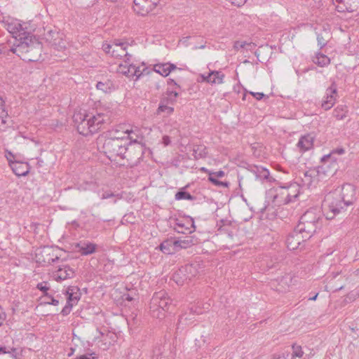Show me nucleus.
<instances>
[{"label":"nucleus","instance_id":"1","mask_svg":"<svg viewBox=\"0 0 359 359\" xmlns=\"http://www.w3.org/2000/svg\"><path fill=\"white\" fill-rule=\"evenodd\" d=\"M355 200V189L351 184H344L340 191L329 193L323 204L327 219H333L345 207L353 204Z\"/></svg>","mask_w":359,"mask_h":359},{"label":"nucleus","instance_id":"2","mask_svg":"<svg viewBox=\"0 0 359 359\" xmlns=\"http://www.w3.org/2000/svg\"><path fill=\"white\" fill-rule=\"evenodd\" d=\"M16 46H13L10 51L16 54L22 60L35 62L39 60L41 47L39 43L33 41L29 33H22Z\"/></svg>","mask_w":359,"mask_h":359},{"label":"nucleus","instance_id":"3","mask_svg":"<svg viewBox=\"0 0 359 359\" xmlns=\"http://www.w3.org/2000/svg\"><path fill=\"white\" fill-rule=\"evenodd\" d=\"M108 116L103 113H97L96 115L89 116L83 113L75 114L73 116L74 121L76 124L77 131L83 136L97 133L103 123L109 121L105 117Z\"/></svg>","mask_w":359,"mask_h":359},{"label":"nucleus","instance_id":"4","mask_svg":"<svg viewBox=\"0 0 359 359\" xmlns=\"http://www.w3.org/2000/svg\"><path fill=\"white\" fill-rule=\"evenodd\" d=\"M128 46L132 47V45L115 39L112 43H104L102 49L105 53L111 54L114 48H120L122 53L126 51L125 60L118 65L116 71L118 74L125 75L128 78H133L135 76V65L133 61V55L128 53Z\"/></svg>","mask_w":359,"mask_h":359},{"label":"nucleus","instance_id":"5","mask_svg":"<svg viewBox=\"0 0 359 359\" xmlns=\"http://www.w3.org/2000/svg\"><path fill=\"white\" fill-rule=\"evenodd\" d=\"M133 142L135 141L128 140V137L124 138L119 136H111L104 140L102 145L103 152L111 160L115 159L116 156L126 158L128 146H131Z\"/></svg>","mask_w":359,"mask_h":359},{"label":"nucleus","instance_id":"6","mask_svg":"<svg viewBox=\"0 0 359 359\" xmlns=\"http://www.w3.org/2000/svg\"><path fill=\"white\" fill-rule=\"evenodd\" d=\"M344 153V148H337L321 158L322 164L318 167L316 171L319 180H323L324 177L332 176L335 173L338 169L337 158H335V155H342Z\"/></svg>","mask_w":359,"mask_h":359},{"label":"nucleus","instance_id":"7","mask_svg":"<svg viewBox=\"0 0 359 359\" xmlns=\"http://www.w3.org/2000/svg\"><path fill=\"white\" fill-rule=\"evenodd\" d=\"M170 299L167 297L165 291L156 292L151 298L150 303V309L152 316L156 318H161L164 316L163 311L167 309Z\"/></svg>","mask_w":359,"mask_h":359},{"label":"nucleus","instance_id":"8","mask_svg":"<svg viewBox=\"0 0 359 359\" xmlns=\"http://www.w3.org/2000/svg\"><path fill=\"white\" fill-rule=\"evenodd\" d=\"M198 264H186L180 267L174 274L173 280L177 285H183L187 280L195 277L198 273Z\"/></svg>","mask_w":359,"mask_h":359},{"label":"nucleus","instance_id":"9","mask_svg":"<svg viewBox=\"0 0 359 359\" xmlns=\"http://www.w3.org/2000/svg\"><path fill=\"white\" fill-rule=\"evenodd\" d=\"M308 240L297 229H294L293 231L289 233L286 239L287 248L290 250H294L300 247H303L302 243Z\"/></svg>","mask_w":359,"mask_h":359},{"label":"nucleus","instance_id":"10","mask_svg":"<svg viewBox=\"0 0 359 359\" xmlns=\"http://www.w3.org/2000/svg\"><path fill=\"white\" fill-rule=\"evenodd\" d=\"M337 89L334 83L327 88L325 95L322 101L321 107L325 110L330 109L337 100Z\"/></svg>","mask_w":359,"mask_h":359},{"label":"nucleus","instance_id":"11","mask_svg":"<svg viewBox=\"0 0 359 359\" xmlns=\"http://www.w3.org/2000/svg\"><path fill=\"white\" fill-rule=\"evenodd\" d=\"M321 224L299 221V223L295 229L300 231L306 238H310L313 233L316 232V229L320 227Z\"/></svg>","mask_w":359,"mask_h":359},{"label":"nucleus","instance_id":"12","mask_svg":"<svg viewBox=\"0 0 359 359\" xmlns=\"http://www.w3.org/2000/svg\"><path fill=\"white\" fill-rule=\"evenodd\" d=\"M74 274L75 271L72 268L67 264H62L54 272L53 277L55 280L61 281L73 278Z\"/></svg>","mask_w":359,"mask_h":359},{"label":"nucleus","instance_id":"13","mask_svg":"<svg viewBox=\"0 0 359 359\" xmlns=\"http://www.w3.org/2000/svg\"><path fill=\"white\" fill-rule=\"evenodd\" d=\"M5 28L13 34V37L18 40L20 35L22 33H28L25 30L22 24L17 20H11V21H6L4 22Z\"/></svg>","mask_w":359,"mask_h":359},{"label":"nucleus","instance_id":"14","mask_svg":"<svg viewBox=\"0 0 359 359\" xmlns=\"http://www.w3.org/2000/svg\"><path fill=\"white\" fill-rule=\"evenodd\" d=\"M274 282L277 283L276 290L285 292L293 285V276L291 273H285L284 276L276 279Z\"/></svg>","mask_w":359,"mask_h":359},{"label":"nucleus","instance_id":"15","mask_svg":"<svg viewBox=\"0 0 359 359\" xmlns=\"http://www.w3.org/2000/svg\"><path fill=\"white\" fill-rule=\"evenodd\" d=\"M97 248V245L88 241H80L75 245V249L81 255H90L93 254Z\"/></svg>","mask_w":359,"mask_h":359},{"label":"nucleus","instance_id":"16","mask_svg":"<svg viewBox=\"0 0 359 359\" xmlns=\"http://www.w3.org/2000/svg\"><path fill=\"white\" fill-rule=\"evenodd\" d=\"M273 201L278 205H284L291 203V198L288 196L286 184L280 186L276 189V194L273 197Z\"/></svg>","mask_w":359,"mask_h":359},{"label":"nucleus","instance_id":"17","mask_svg":"<svg viewBox=\"0 0 359 359\" xmlns=\"http://www.w3.org/2000/svg\"><path fill=\"white\" fill-rule=\"evenodd\" d=\"M10 167L15 175L18 177L27 175L30 170L28 163H22L18 161L11 163Z\"/></svg>","mask_w":359,"mask_h":359},{"label":"nucleus","instance_id":"18","mask_svg":"<svg viewBox=\"0 0 359 359\" xmlns=\"http://www.w3.org/2000/svg\"><path fill=\"white\" fill-rule=\"evenodd\" d=\"M187 224L184 223L182 220L177 219L174 225V229L180 233L187 234L191 233L195 231L194 222L187 221Z\"/></svg>","mask_w":359,"mask_h":359},{"label":"nucleus","instance_id":"19","mask_svg":"<svg viewBox=\"0 0 359 359\" xmlns=\"http://www.w3.org/2000/svg\"><path fill=\"white\" fill-rule=\"evenodd\" d=\"M175 69H177L176 65L169 62L159 63L154 66V71L164 77L168 76Z\"/></svg>","mask_w":359,"mask_h":359},{"label":"nucleus","instance_id":"20","mask_svg":"<svg viewBox=\"0 0 359 359\" xmlns=\"http://www.w3.org/2000/svg\"><path fill=\"white\" fill-rule=\"evenodd\" d=\"M300 220L321 224L320 212L316 209L307 210L301 217Z\"/></svg>","mask_w":359,"mask_h":359},{"label":"nucleus","instance_id":"21","mask_svg":"<svg viewBox=\"0 0 359 359\" xmlns=\"http://www.w3.org/2000/svg\"><path fill=\"white\" fill-rule=\"evenodd\" d=\"M160 250L165 254L172 255L177 251L175 239L170 238L162 242L159 246Z\"/></svg>","mask_w":359,"mask_h":359},{"label":"nucleus","instance_id":"22","mask_svg":"<svg viewBox=\"0 0 359 359\" xmlns=\"http://www.w3.org/2000/svg\"><path fill=\"white\" fill-rule=\"evenodd\" d=\"M313 139L311 134L304 135L299 140L297 146L302 151H308L313 147Z\"/></svg>","mask_w":359,"mask_h":359},{"label":"nucleus","instance_id":"23","mask_svg":"<svg viewBox=\"0 0 359 359\" xmlns=\"http://www.w3.org/2000/svg\"><path fill=\"white\" fill-rule=\"evenodd\" d=\"M66 294L67 295V302L75 305L78 303L81 298V293L79 292V288L75 286L68 287Z\"/></svg>","mask_w":359,"mask_h":359},{"label":"nucleus","instance_id":"24","mask_svg":"<svg viewBox=\"0 0 359 359\" xmlns=\"http://www.w3.org/2000/svg\"><path fill=\"white\" fill-rule=\"evenodd\" d=\"M287 190L288 192L289 198H291V202L295 201L300 193V186L297 182L290 183L286 184Z\"/></svg>","mask_w":359,"mask_h":359},{"label":"nucleus","instance_id":"25","mask_svg":"<svg viewBox=\"0 0 359 359\" xmlns=\"http://www.w3.org/2000/svg\"><path fill=\"white\" fill-rule=\"evenodd\" d=\"M57 36L50 41V46L57 50H63L67 48V43L65 40L62 35L58 33L56 34Z\"/></svg>","mask_w":359,"mask_h":359},{"label":"nucleus","instance_id":"26","mask_svg":"<svg viewBox=\"0 0 359 359\" xmlns=\"http://www.w3.org/2000/svg\"><path fill=\"white\" fill-rule=\"evenodd\" d=\"M170 104L171 103L168 98L162 99L158 108V113H164L167 116L171 114L174 111V108L170 106Z\"/></svg>","mask_w":359,"mask_h":359},{"label":"nucleus","instance_id":"27","mask_svg":"<svg viewBox=\"0 0 359 359\" xmlns=\"http://www.w3.org/2000/svg\"><path fill=\"white\" fill-rule=\"evenodd\" d=\"M256 180H259L261 182H265L269 180V171L262 167H256L253 170Z\"/></svg>","mask_w":359,"mask_h":359},{"label":"nucleus","instance_id":"28","mask_svg":"<svg viewBox=\"0 0 359 359\" xmlns=\"http://www.w3.org/2000/svg\"><path fill=\"white\" fill-rule=\"evenodd\" d=\"M209 83L210 84H222L224 82V74L220 71L210 72Z\"/></svg>","mask_w":359,"mask_h":359},{"label":"nucleus","instance_id":"29","mask_svg":"<svg viewBox=\"0 0 359 359\" xmlns=\"http://www.w3.org/2000/svg\"><path fill=\"white\" fill-rule=\"evenodd\" d=\"M177 244V250L187 249L194 244V241L191 236H186L183 239L175 240Z\"/></svg>","mask_w":359,"mask_h":359},{"label":"nucleus","instance_id":"30","mask_svg":"<svg viewBox=\"0 0 359 359\" xmlns=\"http://www.w3.org/2000/svg\"><path fill=\"white\" fill-rule=\"evenodd\" d=\"M96 88L105 93H110L112 90H114V88L112 82L109 80H107L105 81L97 82L96 84Z\"/></svg>","mask_w":359,"mask_h":359},{"label":"nucleus","instance_id":"31","mask_svg":"<svg viewBox=\"0 0 359 359\" xmlns=\"http://www.w3.org/2000/svg\"><path fill=\"white\" fill-rule=\"evenodd\" d=\"M193 155L195 159L205 158L207 155V150L204 146H194L193 149Z\"/></svg>","mask_w":359,"mask_h":359},{"label":"nucleus","instance_id":"32","mask_svg":"<svg viewBox=\"0 0 359 359\" xmlns=\"http://www.w3.org/2000/svg\"><path fill=\"white\" fill-rule=\"evenodd\" d=\"M8 113L5 109L3 98L0 96V124L4 125L7 122Z\"/></svg>","mask_w":359,"mask_h":359},{"label":"nucleus","instance_id":"33","mask_svg":"<svg viewBox=\"0 0 359 359\" xmlns=\"http://www.w3.org/2000/svg\"><path fill=\"white\" fill-rule=\"evenodd\" d=\"M292 359H304V351L300 346L293 344L292 346Z\"/></svg>","mask_w":359,"mask_h":359},{"label":"nucleus","instance_id":"34","mask_svg":"<svg viewBox=\"0 0 359 359\" xmlns=\"http://www.w3.org/2000/svg\"><path fill=\"white\" fill-rule=\"evenodd\" d=\"M314 62L316 64L320 67H325L330 64V60L325 55L318 54L316 57V60Z\"/></svg>","mask_w":359,"mask_h":359},{"label":"nucleus","instance_id":"35","mask_svg":"<svg viewBox=\"0 0 359 359\" xmlns=\"http://www.w3.org/2000/svg\"><path fill=\"white\" fill-rule=\"evenodd\" d=\"M337 5L336 6V8L339 12H353L354 8L351 7V5L347 6L344 4V0H335Z\"/></svg>","mask_w":359,"mask_h":359},{"label":"nucleus","instance_id":"36","mask_svg":"<svg viewBox=\"0 0 359 359\" xmlns=\"http://www.w3.org/2000/svg\"><path fill=\"white\" fill-rule=\"evenodd\" d=\"M333 116L338 120H342L346 116V111L343 106L337 107L333 111Z\"/></svg>","mask_w":359,"mask_h":359},{"label":"nucleus","instance_id":"37","mask_svg":"<svg viewBox=\"0 0 359 359\" xmlns=\"http://www.w3.org/2000/svg\"><path fill=\"white\" fill-rule=\"evenodd\" d=\"M175 199L192 201L194 200V196L187 191H180L175 194Z\"/></svg>","mask_w":359,"mask_h":359},{"label":"nucleus","instance_id":"38","mask_svg":"<svg viewBox=\"0 0 359 359\" xmlns=\"http://www.w3.org/2000/svg\"><path fill=\"white\" fill-rule=\"evenodd\" d=\"M36 288L39 290L41 291L43 293L45 297L50 296V294L48 293V290L50 289L48 282L43 281V282L39 283L36 285Z\"/></svg>","mask_w":359,"mask_h":359},{"label":"nucleus","instance_id":"39","mask_svg":"<svg viewBox=\"0 0 359 359\" xmlns=\"http://www.w3.org/2000/svg\"><path fill=\"white\" fill-rule=\"evenodd\" d=\"M121 222L123 224H130L132 225L134 224H135V215H133V212L126 214L123 217Z\"/></svg>","mask_w":359,"mask_h":359},{"label":"nucleus","instance_id":"40","mask_svg":"<svg viewBox=\"0 0 359 359\" xmlns=\"http://www.w3.org/2000/svg\"><path fill=\"white\" fill-rule=\"evenodd\" d=\"M208 180L210 182H211L215 185L228 187L227 182H223L217 180V177L215 176H214L213 174H212V172H210V176L208 177Z\"/></svg>","mask_w":359,"mask_h":359},{"label":"nucleus","instance_id":"41","mask_svg":"<svg viewBox=\"0 0 359 359\" xmlns=\"http://www.w3.org/2000/svg\"><path fill=\"white\" fill-rule=\"evenodd\" d=\"M73 304L67 301L66 305L64 306L62 310L61 311V314L64 316H67L70 313L73 307Z\"/></svg>","mask_w":359,"mask_h":359},{"label":"nucleus","instance_id":"42","mask_svg":"<svg viewBox=\"0 0 359 359\" xmlns=\"http://www.w3.org/2000/svg\"><path fill=\"white\" fill-rule=\"evenodd\" d=\"M168 96L167 97L169 101H170L171 105L173 104V103L175 102L176 98L178 97V93L176 91H168Z\"/></svg>","mask_w":359,"mask_h":359},{"label":"nucleus","instance_id":"43","mask_svg":"<svg viewBox=\"0 0 359 359\" xmlns=\"http://www.w3.org/2000/svg\"><path fill=\"white\" fill-rule=\"evenodd\" d=\"M126 51L122 53L120 48H114L111 50V56L114 57H125Z\"/></svg>","mask_w":359,"mask_h":359},{"label":"nucleus","instance_id":"44","mask_svg":"<svg viewBox=\"0 0 359 359\" xmlns=\"http://www.w3.org/2000/svg\"><path fill=\"white\" fill-rule=\"evenodd\" d=\"M187 320H191V318H188L186 314L181 316L179 318L177 329L179 330L181 327V325H187Z\"/></svg>","mask_w":359,"mask_h":359},{"label":"nucleus","instance_id":"45","mask_svg":"<svg viewBox=\"0 0 359 359\" xmlns=\"http://www.w3.org/2000/svg\"><path fill=\"white\" fill-rule=\"evenodd\" d=\"M5 157L6 158L7 161H8L9 166H11V163H14V161H15V160L13 159L14 158L13 154L8 150L5 151Z\"/></svg>","mask_w":359,"mask_h":359},{"label":"nucleus","instance_id":"46","mask_svg":"<svg viewBox=\"0 0 359 359\" xmlns=\"http://www.w3.org/2000/svg\"><path fill=\"white\" fill-rule=\"evenodd\" d=\"M314 172H315V171H312L311 173H309V172H306L304 173V179H303V181L308 186H309L312 182L311 175H312V173H314Z\"/></svg>","mask_w":359,"mask_h":359},{"label":"nucleus","instance_id":"47","mask_svg":"<svg viewBox=\"0 0 359 359\" xmlns=\"http://www.w3.org/2000/svg\"><path fill=\"white\" fill-rule=\"evenodd\" d=\"M46 297L50 300V302H48L47 304L53 306H57L59 304V301L57 299H55L51 294H50V296Z\"/></svg>","mask_w":359,"mask_h":359},{"label":"nucleus","instance_id":"48","mask_svg":"<svg viewBox=\"0 0 359 359\" xmlns=\"http://www.w3.org/2000/svg\"><path fill=\"white\" fill-rule=\"evenodd\" d=\"M210 72L208 73V75L201 74L200 75V79H198V82H206V83H209V79H210Z\"/></svg>","mask_w":359,"mask_h":359},{"label":"nucleus","instance_id":"49","mask_svg":"<svg viewBox=\"0 0 359 359\" xmlns=\"http://www.w3.org/2000/svg\"><path fill=\"white\" fill-rule=\"evenodd\" d=\"M246 45L245 42H240V41H236L234 43V48L238 50L241 48H243Z\"/></svg>","mask_w":359,"mask_h":359},{"label":"nucleus","instance_id":"50","mask_svg":"<svg viewBox=\"0 0 359 359\" xmlns=\"http://www.w3.org/2000/svg\"><path fill=\"white\" fill-rule=\"evenodd\" d=\"M115 196L114 194L110 191H106L102 194L101 198L102 199H107L111 197Z\"/></svg>","mask_w":359,"mask_h":359},{"label":"nucleus","instance_id":"51","mask_svg":"<svg viewBox=\"0 0 359 359\" xmlns=\"http://www.w3.org/2000/svg\"><path fill=\"white\" fill-rule=\"evenodd\" d=\"M6 317V313L3 311V309L0 307V327L2 325L3 322L5 320Z\"/></svg>","mask_w":359,"mask_h":359},{"label":"nucleus","instance_id":"52","mask_svg":"<svg viewBox=\"0 0 359 359\" xmlns=\"http://www.w3.org/2000/svg\"><path fill=\"white\" fill-rule=\"evenodd\" d=\"M317 39H318V45L320 46V48H323V46H325L326 41L323 37H321L320 35H318Z\"/></svg>","mask_w":359,"mask_h":359},{"label":"nucleus","instance_id":"53","mask_svg":"<svg viewBox=\"0 0 359 359\" xmlns=\"http://www.w3.org/2000/svg\"><path fill=\"white\" fill-rule=\"evenodd\" d=\"M250 94H252L257 100H260L264 97V94L262 93L250 92Z\"/></svg>","mask_w":359,"mask_h":359},{"label":"nucleus","instance_id":"54","mask_svg":"<svg viewBox=\"0 0 359 359\" xmlns=\"http://www.w3.org/2000/svg\"><path fill=\"white\" fill-rule=\"evenodd\" d=\"M288 355L283 354H275L273 355L271 359H285Z\"/></svg>","mask_w":359,"mask_h":359},{"label":"nucleus","instance_id":"55","mask_svg":"<svg viewBox=\"0 0 359 359\" xmlns=\"http://www.w3.org/2000/svg\"><path fill=\"white\" fill-rule=\"evenodd\" d=\"M212 174H213L214 176L216 177L220 178L224 176V172L222 170H219L217 172H212Z\"/></svg>","mask_w":359,"mask_h":359},{"label":"nucleus","instance_id":"56","mask_svg":"<svg viewBox=\"0 0 359 359\" xmlns=\"http://www.w3.org/2000/svg\"><path fill=\"white\" fill-rule=\"evenodd\" d=\"M170 143V137L168 136H164L163 137V144L165 145V146H168L169 144Z\"/></svg>","mask_w":359,"mask_h":359},{"label":"nucleus","instance_id":"57","mask_svg":"<svg viewBox=\"0 0 359 359\" xmlns=\"http://www.w3.org/2000/svg\"><path fill=\"white\" fill-rule=\"evenodd\" d=\"M0 353H11V352L7 351L5 346H0Z\"/></svg>","mask_w":359,"mask_h":359},{"label":"nucleus","instance_id":"58","mask_svg":"<svg viewBox=\"0 0 359 359\" xmlns=\"http://www.w3.org/2000/svg\"><path fill=\"white\" fill-rule=\"evenodd\" d=\"M168 84L173 85V86H175L180 88V86L177 84V83L173 79H168Z\"/></svg>","mask_w":359,"mask_h":359},{"label":"nucleus","instance_id":"59","mask_svg":"<svg viewBox=\"0 0 359 359\" xmlns=\"http://www.w3.org/2000/svg\"><path fill=\"white\" fill-rule=\"evenodd\" d=\"M86 355H88L90 358V359L97 358V355L95 353H87Z\"/></svg>","mask_w":359,"mask_h":359},{"label":"nucleus","instance_id":"60","mask_svg":"<svg viewBox=\"0 0 359 359\" xmlns=\"http://www.w3.org/2000/svg\"><path fill=\"white\" fill-rule=\"evenodd\" d=\"M201 170L202 172H207V173H208L209 175H210V172H212L211 171H210L209 170H208L207 168H204V167H202V168H201Z\"/></svg>","mask_w":359,"mask_h":359},{"label":"nucleus","instance_id":"61","mask_svg":"<svg viewBox=\"0 0 359 359\" xmlns=\"http://www.w3.org/2000/svg\"><path fill=\"white\" fill-rule=\"evenodd\" d=\"M318 295V293H317V294H316L313 297H310V298H309V300H313V301L316 300V299H317Z\"/></svg>","mask_w":359,"mask_h":359},{"label":"nucleus","instance_id":"62","mask_svg":"<svg viewBox=\"0 0 359 359\" xmlns=\"http://www.w3.org/2000/svg\"><path fill=\"white\" fill-rule=\"evenodd\" d=\"M74 352V349L72 348V351L69 353H68V356L70 357L71 355H72Z\"/></svg>","mask_w":359,"mask_h":359},{"label":"nucleus","instance_id":"63","mask_svg":"<svg viewBox=\"0 0 359 359\" xmlns=\"http://www.w3.org/2000/svg\"><path fill=\"white\" fill-rule=\"evenodd\" d=\"M165 358V356L163 355H160V356H157L156 359H164Z\"/></svg>","mask_w":359,"mask_h":359},{"label":"nucleus","instance_id":"64","mask_svg":"<svg viewBox=\"0 0 359 359\" xmlns=\"http://www.w3.org/2000/svg\"><path fill=\"white\" fill-rule=\"evenodd\" d=\"M29 56H35V55H36V53H35V52L29 53Z\"/></svg>","mask_w":359,"mask_h":359}]
</instances>
